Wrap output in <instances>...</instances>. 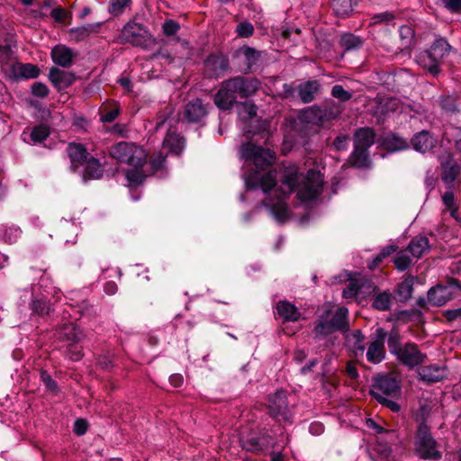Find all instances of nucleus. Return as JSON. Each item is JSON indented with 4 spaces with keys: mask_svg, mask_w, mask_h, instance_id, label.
I'll use <instances>...</instances> for the list:
<instances>
[{
    "mask_svg": "<svg viewBox=\"0 0 461 461\" xmlns=\"http://www.w3.org/2000/svg\"><path fill=\"white\" fill-rule=\"evenodd\" d=\"M323 176L320 171L310 169L301 177L299 169L295 165L290 164L283 169L281 176L282 185L274 188L275 197H268L264 201L269 207L275 218L284 221L288 217L287 196L297 190V197L302 202H311L317 199L323 191Z\"/></svg>",
    "mask_w": 461,
    "mask_h": 461,
    "instance_id": "obj_1",
    "label": "nucleus"
},
{
    "mask_svg": "<svg viewBox=\"0 0 461 461\" xmlns=\"http://www.w3.org/2000/svg\"><path fill=\"white\" fill-rule=\"evenodd\" d=\"M240 154L246 162H250L256 167V170L245 177L247 188L251 190L260 188L265 194L273 193L276 185L277 173L276 170H269L263 174L262 171L275 163V152L269 149L246 143L240 147Z\"/></svg>",
    "mask_w": 461,
    "mask_h": 461,
    "instance_id": "obj_2",
    "label": "nucleus"
},
{
    "mask_svg": "<svg viewBox=\"0 0 461 461\" xmlns=\"http://www.w3.org/2000/svg\"><path fill=\"white\" fill-rule=\"evenodd\" d=\"M260 86V81L256 77H231L221 84L213 97L214 104L221 110H230L236 104L237 95L249 97L256 94Z\"/></svg>",
    "mask_w": 461,
    "mask_h": 461,
    "instance_id": "obj_3",
    "label": "nucleus"
},
{
    "mask_svg": "<svg viewBox=\"0 0 461 461\" xmlns=\"http://www.w3.org/2000/svg\"><path fill=\"white\" fill-rule=\"evenodd\" d=\"M414 447L416 454L422 459L438 460L442 456L438 444L424 420L417 428Z\"/></svg>",
    "mask_w": 461,
    "mask_h": 461,
    "instance_id": "obj_4",
    "label": "nucleus"
},
{
    "mask_svg": "<svg viewBox=\"0 0 461 461\" xmlns=\"http://www.w3.org/2000/svg\"><path fill=\"white\" fill-rule=\"evenodd\" d=\"M109 153L117 161L133 167H143L147 162L146 151L134 142H118L110 148Z\"/></svg>",
    "mask_w": 461,
    "mask_h": 461,
    "instance_id": "obj_5",
    "label": "nucleus"
},
{
    "mask_svg": "<svg viewBox=\"0 0 461 461\" xmlns=\"http://www.w3.org/2000/svg\"><path fill=\"white\" fill-rule=\"evenodd\" d=\"M348 310L341 306L334 312L326 311L323 313L314 328L317 335H329L334 331H347L349 328L348 321Z\"/></svg>",
    "mask_w": 461,
    "mask_h": 461,
    "instance_id": "obj_6",
    "label": "nucleus"
},
{
    "mask_svg": "<svg viewBox=\"0 0 461 461\" xmlns=\"http://www.w3.org/2000/svg\"><path fill=\"white\" fill-rule=\"evenodd\" d=\"M401 391L400 382L393 374L379 375L375 378L370 393L376 400L386 397L396 398Z\"/></svg>",
    "mask_w": 461,
    "mask_h": 461,
    "instance_id": "obj_7",
    "label": "nucleus"
},
{
    "mask_svg": "<svg viewBox=\"0 0 461 461\" xmlns=\"http://www.w3.org/2000/svg\"><path fill=\"white\" fill-rule=\"evenodd\" d=\"M267 408L270 415L278 421L292 422L293 414L287 393L278 390L268 396Z\"/></svg>",
    "mask_w": 461,
    "mask_h": 461,
    "instance_id": "obj_8",
    "label": "nucleus"
},
{
    "mask_svg": "<svg viewBox=\"0 0 461 461\" xmlns=\"http://www.w3.org/2000/svg\"><path fill=\"white\" fill-rule=\"evenodd\" d=\"M461 291V285L456 279H451L447 285H438L428 292V302L434 306H441L451 300L456 294Z\"/></svg>",
    "mask_w": 461,
    "mask_h": 461,
    "instance_id": "obj_9",
    "label": "nucleus"
},
{
    "mask_svg": "<svg viewBox=\"0 0 461 461\" xmlns=\"http://www.w3.org/2000/svg\"><path fill=\"white\" fill-rule=\"evenodd\" d=\"M120 39L123 42H129L134 46L146 48L150 40V35L141 24L135 22H129L122 28Z\"/></svg>",
    "mask_w": 461,
    "mask_h": 461,
    "instance_id": "obj_10",
    "label": "nucleus"
},
{
    "mask_svg": "<svg viewBox=\"0 0 461 461\" xmlns=\"http://www.w3.org/2000/svg\"><path fill=\"white\" fill-rule=\"evenodd\" d=\"M442 173L441 179L448 189H452L454 182L461 173V167L453 159L450 153H444L438 158Z\"/></svg>",
    "mask_w": 461,
    "mask_h": 461,
    "instance_id": "obj_11",
    "label": "nucleus"
},
{
    "mask_svg": "<svg viewBox=\"0 0 461 461\" xmlns=\"http://www.w3.org/2000/svg\"><path fill=\"white\" fill-rule=\"evenodd\" d=\"M398 359L410 368L422 364L426 354L422 353L415 343H406L396 354Z\"/></svg>",
    "mask_w": 461,
    "mask_h": 461,
    "instance_id": "obj_12",
    "label": "nucleus"
},
{
    "mask_svg": "<svg viewBox=\"0 0 461 461\" xmlns=\"http://www.w3.org/2000/svg\"><path fill=\"white\" fill-rule=\"evenodd\" d=\"M229 61L222 54H212L204 60V74L210 78H217L224 74Z\"/></svg>",
    "mask_w": 461,
    "mask_h": 461,
    "instance_id": "obj_13",
    "label": "nucleus"
},
{
    "mask_svg": "<svg viewBox=\"0 0 461 461\" xmlns=\"http://www.w3.org/2000/svg\"><path fill=\"white\" fill-rule=\"evenodd\" d=\"M331 112L330 110L316 105L305 108L299 114L301 122L314 125H321L324 122L331 119Z\"/></svg>",
    "mask_w": 461,
    "mask_h": 461,
    "instance_id": "obj_14",
    "label": "nucleus"
},
{
    "mask_svg": "<svg viewBox=\"0 0 461 461\" xmlns=\"http://www.w3.org/2000/svg\"><path fill=\"white\" fill-rule=\"evenodd\" d=\"M386 332L384 329L379 328L376 330V339L370 343L366 351V358L370 363L378 364L385 356L384 339Z\"/></svg>",
    "mask_w": 461,
    "mask_h": 461,
    "instance_id": "obj_15",
    "label": "nucleus"
},
{
    "mask_svg": "<svg viewBox=\"0 0 461 461\" xmlns=\"http://www.w3.org/2000/svg\"><path fill=\"white\" fill-rule=\"evenodd\" d=\"M207 113V104H204L201 99L196 98L186 104L184 117L190 122H199Z\"/></svg>",
    "mask_w": 461,
    "mask_h": 461,
    "instance_id": "obj_16",
    "label": "nucleus"
},
{
    "mask_svg": "<svg viewBox=\"0 0 461 461\" xmlns=\"http://www.w3.org/2000/svg\"><path fill=\"white\" fill-rule=\"evenodd\" d=\"M415 61L420 68L427 70L434 77L438 76L441 72V63L431 53V51H429V50L420 51L415 57Z\"/></svg>",
    "mask_w": 461,
    "mask_h": 461,
    "instance_id": "obj_17",
    "label": "nucleus"
},
{
    "mask_svg": "<svg viewBox=\"0 0 461 461\" xmlns=\"http://www.w3.org/2000/svg\"><path fill=\"white\" fill-rule=\"evenodd\" d=\"M418 374L420 380L427 383H436L447 377V370L445 366L429 365L420 367Z\"/></svg>",
    "mask_w": 461,
    "mask_h": 461,
    "instance_id": "obj_18",
    "label": "nucleus"
},
{
    "mask_svg": "<svg viewBox=\"0 0 461 461\" xmlns=\"http://www.w3.org/2000/svg\"><path fill=\"white\" fill-rule=\"evenodd\" d=\"M437 143L438 140L428 131H421L411 139L413 149L421 153L430 151Z\"/></svg>",
    "mask_w": 461,
    "mask_h": 461,
    "instance_id": "obj_19",
    "label": "nucleus"
},
{
    "mask_svg": "<svg viewBox=\"0 0 461 461\" xmlns=\"http://www.w3.org/2000/svg\"><path fill=\"white\" fill-rule=\"evenodd\" d=\"M50 82L59 90H64L70 86L76 79L73 73L52 68L49 75Z\"/></svg>",
    "mask_w": 461,
    "mask_h": 461,
    "instance_id": "obj_20",
    "label": "nucleus"
},
{
    "mask_svg": "<svg viewBox=\"0 0 461 461\" xmlns=\"http://www.w3.org/2000/svg\"><path fill=\"white\" fill-rule=\"evenodd\" d=\"M234 56L241 60L246 70H251L261 57V52L244 45L235 51Z\"/></svg>",
    "mask_w": 461,
    "mask_h": 461,
    "instance_id": "obj_21",
    "label": "nucleus"
},
{
    "mask_svg": "<svg viewBox=\"0 0 461 461\" xmlns=\"http://www.w3.org/2000/svg\"><path fill=\"white\" fill-rule=\"evenodd\" d=\"M375 104L374 113L379 117H384L389 113L396 112L400 107L399 100L394 97L378 96L375 99Z\"/></svg>",
    "mask_w": 461,
    "mask_h": 461,
    "instance_id": "obj_22",
    "label": "nucleus"
},
{
    "mask_svg": "<svg viewBox=\"0 0 461 461\" xmlns=\"http://www.w3.org/2000/svg\"><path fill=\"white\" fill-rule=\"evenodd\" d=\"M58 338L62 341L78 343L84 338L82 330L74 323H65L58 331Z\"/></svg>",
    "mask_w": 461,
    "mask_h": 461,
    "instance_id": "obj_23",
    "label": "nucleus"
},
{
    "mask_svg": "<svg viewBox=\"0 0 461 461\" xmlns=\"http://www.w3.org/2000/svg\"><path fill=\"white\" fill-rule=\"evenodd\" d=\"M74 56L72 50L62 44L55 46L51 50L53 62L63 68L71 66Z\"/></svg>",
    "mask_w": 461,
    "mask_h": 461,
    "instance_id": "obj_24",
    "label": "nucleus"
},
{
    "mask_svg": "<svg viewBox=\"0 0 461 461\" xmlns=\"http://www.w3.org/2000/svg\"><path fill=\"white\" fill-rule=\"evenodd\" d=\"M67 153L71 161V167L75 169L82 165L87 158V149L79 143H69L67 147Z\"/></svg>",
    "mask_w": 461,
    "mask_h": 461,
    "instance_id": "obj_25",
    "label": "nucleus"
},
{
    "mask_svg": "<svg viewBox=\"0 0 461 461\" xmlns=\"http://www.w3.org/2000/svg\"><path fill=\"white\" fill-rule=\"evenodd\" d=\"M277 314L285 321H297L301 318V312L290 302L280 301L276 304Z\"/></svg>",
    "mask_w": 461,
    "mask_h": 461,
    "instance_id": "obj_26",
    "label": "nucleus"
},
{
    "mask_svg": "<svg viewBox=\"0 0 461 461\" xmlns=\"http://www.w3.org/2000/svg\"><path fill=\"white\" fill-rule=\"evenodd\" d=\"M50 128L47 125H37L29 131H23V140L31 144H39L50 136Z\"/></svg>",
    "mask_w": 461,
    "mask_h": 461,
    "instance_id": "obj_27",
    "label": "nucleus"
},
{
    "mask_svg": "<svg viewBox=\"0 0 461 461\" xmlns=\"http://www.w3.org/2000/svg\"><path fill=\"white\" fill-rule=\"evenodd\" d=\"M382 145L385 149L392 152L403 150L409 147L405 139L394 133L385 135L382 140Z\"/></svg>",
    "mask_w": 461,
    "mask_h": 461,
    "instance_id": "obj_28",
    "label": "nucleus"
},
{
    "mask_svg": "<svg viewBox=\"0 0 461 461\" xmlns=\"http://www.w3.org/2000/svg\"><path fill=\"white\" fill-rule=\"evenodd\" d=\"M408 250L414 258H421L429 250V242L428 238L424 236H417L413 238L408 246Z\"/></svg>",
    "mask_w": 461,
    "mask_h": 461,
    "instance_id": "obj_29",
    "label": "nucleus"
},
{
    "mask_svg": "<svg viewBox=\"0 0 461 461\" xmlns=\"http://www.w3.org/2000/svg\"><path fill=\"white\" fill-rule=\"evenodd\" d=\"M375 142V132L370 128H361L355 133L354 146L369 149Z\"/></svg>",
    "mask_w": 461,
    "mask_h": 461,
    "instance_id": "obj_30",
    "label": "nucleus"
},
{
    "mask_svg": "<svg viewBox=\"0 0 461 461\" xmlns=\"http://www.w3.org/2000/svg\"><path fill=\"white\" fill-rule=\"evenodd\" d=\"M318 90L319 83L317 81H307L299 86L298 93L301 100L304 104H308L314 99L315 94L318 92Z\"/></svg>",
    "mask_w": 461,
    "mask_h": 461,
    "instance_id": "obj_31",
    "label": "nucleus"
},
{
    "mask_svg": "<svg viewBox=\"0 0 461 461\" xmlns=\"http://www.w3.org/2000/svg\"><path fill=\"white\" fill-rule=\"evenodd\" d=\"M450 49L451 46L446 39L437 37L429 50L442 63V59L449 53Z\"/></svg>",
    "mask_w": 461,
    "mask_h": 461,
    "instance_id": "obj_32",
    "label": "nucleus"
},
{
    "mask_svg": "<svg viewBox=\"0 0 461 461\" xmlns=\"http://www.w3.org/2000/svg\"><path fill=\"white\" fill-rule=\"evenodd\" d=\"M21 229L14 224H3L0 226V239L6 243H15L21 237Z\"/></svg>",
    "mask_w": 461,
    "mask_h": 461,
    "instance_id": "obj_33",
    "label": "nucleus"
},
{
    "mask_svg": "<svg viewBox=\"0 0 461 461\" xmlns=\"http://www.w3.org/2000/svg\"><path fill=\"white\" fill-rule=\"evenodd\" d=\"M269 436H262L260 438H251L244 443V447L250 451H259L274 447V444Z\"/></svg>",
    "mask_w": 461,
    "mask_h": 461,
    "instance_id": "obj_34",
    "label": "nucleus"
},
{
    "mask_svg": "<svg viewBox=\"0 0 461 461\" xmlns=\"http://www.w3.org/2000/svg\"><path fill=\"white\" fill-rule=\"evenodd\" d=\"M84 179H98L103 176V168L100 161L95 158L86 160Z\"/></svg>",
    "mask_w": 461,
    "mask_h": 461,
    "instance_id": "obj_35",
    "label": "nucleus"
},
{
    "mask_svg": "<svg viewBox=\"0 0 461 461\" xmlns=\"http://www.w3.org/2000/svg\"><path fill=\"white\" fill-rule=\"evenodd\" d=\"M401 46L403 50L411 49L415 44V32L411 25L403 24L399 28Z\"/></svg>",
    "mask_w": 461,
    "mask_h": 461,
    "instance_id": "obj_36",
    "label": "nucleus"
},
{
    "mask_svg": "<svg viewBox=\"0 0 461 461\" xmlns=\"http://www.w3.org/2000/svg\"><path fill=\"white\" fill-rule=\"evenodd\" d=\"M163 145L171 152L179 154L185 146V140L176 133H167L164 139Z\"/></svg>",
    "mask_w": 461,
    "mask_h": 461,
    "instance_id": "obj_37",
    "label": "nucleus"
},
{
    "mask_svg": "<svg viewBox=\"0 0 461 461\" xmlns=\"http://www.w3.org/2000/svg\"><path fill=\"white\" fill-rule=\"evenodd\" d=\"M414 277L408 276L400 283L396 289V294L401 301H407L411 297L413 291Z\"/></svg>",
    "mask_w": 461,
    "mask_h": 461,
    "instance_id": "obj_38",
    "label": "nucleus"
},
{
    "mask_svg": "<svg viewBox=\"0 0 461 461\" xmlns=\"http://www.w3.org/2000/svg\"><path fill=\"white\" fill-rule=\"evenodd\" d=\"M331 6L338 17H347L353 11L352 0H332Z\"/></svg>",
    "mask_w": 461,
    "mask_h": 461,
    "instance_id": "obj_39",
    "label": "nucleus"
},
{
    "mask_svg": "<svg viewBox=\"0 0 461 461\" xmlns=\"http://www.w3.org/2000/svg\"><path fill=\"white\" fill-rule=\"evenodd\" d=\"M354 151L350 157V162L354 167H365L368 164V149L354 146Z\"/></svg>",
    "mask_w": 461,
    "mask_h": 461,
    "instance_id": "obj_40",
    "label": "nucleus"
},
{
    "mask_svg": "<svg viewBox=\"0 0 461 461\" xmlns=\"http://www.w3.org/2000/svg\"><path fill=\"white\" fill-rule=\"evenodd\" d=\"M125 176L129 186H137L142 184L146 178L142 167H134V168L127 170Z\"/></svg>",
    "mask_w": 461,
    "mask_h": 461,
    "instance_id": "obj_41",
    "label": "nucleus"
},
{
    "mask_svg": "<svg viewBox=\"0 0 461 461\" xmlns=\"http://www.w3.org/2000/svg\"><path fill=\"white\" fill-rule=\"evenodd\" d=\"M392 299L393 296L390 293H380L375 296L373 307L379 311H387L390 309Z\"/></svg>",
    "mask_w": 461,
    "mask_h": 461,
    "instance_id": "obj_42",
    "label": "nucleus"
},
{
    "mask_svg": "<svg viewBox=\"0 0 461 461\" xmlns=\"http://www.w3.org/2000/svg\"><path fill=\"white\" fill-rule=\"evenodd\" d=\"M14 68L17 69L19 75L23 78H36L40 73L38 67L30 63L18 64Z\"/></svg>",
    "mask_w": 461,
    "mask_h": 461,
    "instance_id": "obj_43",
    "label": "nucleus"
},
{
    "mask_svg": "<svg viewBox=\"0 0 461 461\" xmlns=\"http://www.w3.org/2000/svg\"><path fill=\"white\" fill-rule=\"evenodd\" d=\"M239 115L243 119H250L257 115L258 107L250 101L240 103L238 106Z\"/></svg>",
    "mask_w": 461,
    "mask_h": 461,
    "instance_id": "obj_44",
    "label": "nucleus"
},
{
    "mask_svg": "<svg viewBox=\"0 0 461 461\" xmlns=\"http://www.w3.org/2000/svg\"><path fill=\"white\" fill-rule=\"evenodd\" d=\"M131 0H111L109 12L114 15H121L124 11L130 7Z\"/></svg>",
    "mask_w": 461,
    "mask_h": 461,
    "instance_id": "obj_45",
    "label": "nucleus"
},
{
    "mask_svg": "<svg viewBox=\"0 0 461 461\" xmlns=\"http://www.w3.org/2000/svg\"><path fill=\"white\" fill-rule=\"evenodd\" d=\"M401 337L397 330H392L388 337V348L392 354L396 355L402 348L400 345Z\"/></svg>",
    "mask_w": 461,
    "mask_h": 461,
    "instance_id": "obj_46",
    "label": "nucleus"
},
{
    "mask_svg": "<svg viewBox=\"0 0 461 461\" xmlns=\"http://www.w3.org/2000/svg\"><path fill=\"white\" fill-rule=\"evenodd\" d=\"M393 262L395 267L399 271H404L410 267L411 260L404 251H400L395 257Z\"/></svg>",
    "mask_w": 461,
    "mask_h": 461,
    "instance_id": "obj_47",
    "label": "nucleus"
},
{
    "mask_svg": "<svg viewBox=\"0 0 461 461\" xmlns=\"http://www.w3.org/2000/svg\"><path fill=\"white\" fill-rule=\"evenodd\" d=\"M341 45L346 50H351L357 48L361 45V41L359 38L354 36L353 34H344L340 40Z\"/></svg>",
    "mask_w": 461,
    "mask_h": 461,
    "instance_id": "obj_48",
    "label": "nucleus"
},
{
    "mask_svg": "<svg viewBox=\"0 0 461 461\" xmlns=\"http://www.w3.org/2000/svg\"><path fill=\"white\" fill-rule=\"evenodd\" d=\"M67 354L72 361H79L83 357L82 347L78 343H69Z\"/></svg>",
    "mask_w": 461,
    "mask_h": 461,
    "instance_id": "obj_49",
    "label": "nucleus"
},
{
    "mask_svg": "<svg viewBox=\"0 0 461 461\" xmlns=\"http://www.w3.org/2000/svg\"><path fill=\"white\" fill-rule=\"evenodd\" d=\"M331 95L333 97L342 101L346 102L351 99L352 94L348 91L345 90L342 86L340 85H335L331 89Z\"/></svg>",
    "mask_w": 461,
    "mask_h": 461,
    "instance_id": "obj_50",
    "label": "nucleus"
},
{
    "mask_svg": "<svg viewBox=\"0 0 461 461\" xmlns=\"http://www.w3.org/2000/svg\"><path fill=\"white\" fill-rule=\"evenodd\" d=\"M439 105L444 111L447 113L455 112L456 109V99L451 95L442 96L439 99Z\"/></svg>",
    "mask_w": 461,
    "mask_h": 461,
    "instance_id": "obj_51",
    "label": "nucleus"
},
{
    "mask_svg": "<svg viewBox=\"0 0 461 461\" xmlns=\"http://www.w3.org/2000/svg\"><path fill=\"white\" fill-rule=\"evenodd\" d=\"M236 32L240 37L248 38L254 32V27L250 23L243 22L238 24Z\"/></svg>",
    "mask_w": 461,
    "mask_h": 461,
    "instance_id": "obj_52",
    "label": "nucleus"
},
{
    "mask_svg": "<svg viewBox=\"0 0 461 461\" xmlns=\"http://www.w3.org/2000/svg\"><path fill=\"white\" fill-rule=\"evenodd\" d=\"M32 309L34 312L44 315L50 312V306L43 300H35L32 303Z\"/></svg>",
    "mask_w": 461,
    "mask_h": 461,
    "instance_id": "obj_53",
    "label": "nucleus"
},
{
    "mask_svg": "<svg viewBox=\"0 0 461 461\" xmlns=\"http://www.w3.org/2000/svg\"><path fill=\"white\" fill-rule=\"evenodd\" d=\"M92 32L91 26H82L77 28H73L70 31L72 36H74L77 40H83L90 35Z\"/></svg>",
    "mask_w": 461,
    "mask_h": 461,
    "instance_id": "obj_54",
    "label": "nucleus"
},
{
    "mask_svg": "<svg viewBox=\"0 0 461 461\" xmlns=\"http://www.w3.org/2000/svg\"><path fill=\"white\" fill-rule=\"evenodd\" d=\"M40 375H41V380L43 382V384L49 390H50V391L58 390L57 383L51 378L50 375L47 371L41 370Z\"/></svg>",
    "mask_w": 461,
    "mask_h": 461,
    "instance_id": "obj_55",
    "label": "nucleus"
},
{
    "mask_svg": "<svg viewBox=\"0 0 461 461\" xmlns=\"http://www.w3.org/2000/svg\"><path fill=\"white\" fill-rule=\"evenodd\" d=\"M359 285L357 281H350L348 285L343 290V297L344 298H353L355 297L359 291Z\"/></svg>",
    "mask_w": 461,
    "mask_h": 461,
    "instance_id": "obj_56",
    "label": "nucleus"
},
{
    "mask_svg": "<svg viewBox=\"0 0 461 461\" xmlns=\"http://www.w3.org/2000/svg\"><path fill=\"white\" fill-rule=\"evenodd\" d=\"M179 24L173 20H167L163 24V32L167 36L176 34L179 30Z\"/></svg>",
    "mask_w": 461,
    "mask_h": 461,
    "instance_id": "obj_57",
    "label": "nucleus"
},
{
    "mask_svg": "<svg viewBox=\"0 0 461 461\" xmlns=\"http://www.w3.org/2000/svg\"><path fill=\"white\" fill-rule=\"evenodd\" d=\"M32 93L35 96L45 97L49 94V89L45 84L36 82L32 86Z\"/></svg>",
    "mask_w": 461,
    "mask_h": 461,
    "instance_id": "obj_58",
    "label": "nucleus"
},
{
    "mask_svg": "<svg viewBox=\"0 0 461 461\" xmlns=\"http://www.w3.org/2000/svg\"><path fill=\"white\" fill-rule=\"evenodd\" d=\"M118 115H119V108L118 107H114L108 111H106V109H104V111L101 113V121L103 122H111L114 121Z\"/></svg>",
    "mask_w": 461,
    "mask_h": 461,
    "instance_id": "obj_59",
    "label": "nucleus"
},
{
    "mask_svg": "<svg viewBox=\"0 0 461 461\" xmlns=\"http://www.w3.org/2000/svg\"><path fill=\"white\" fill-rule=\"evenodd\" d=\"M444 7L451 13H461V0H441Z\"/></svg>",
    "mask_w": 461,
    "mask_h": 461,
    "instance_id": "obj_60",
    "label": "nucleus"
},
{
    "mask_svg": "<svg viewBox=\"0 0 461 461\" xmlns=\"http://www.w3.org/2000/svg\"><path fill=\"white\" fill-rule=\"evenodd\" d=\"M12 58L11 46L8 44L0 45V62L8 64Z\"/></svg>",
    "mask_w": 461,
    "mask_h": 461,
    "instance_id": "obj_61",
    "label": "nucleus"
},
{
    "mask_svg": "<svg viewBox=\"0 0 461 461\" xmlns=\"http://www.w3.org/2000/svg\"><path fill=\"white\" fill-rule=\"evenodd\" d=\"M87 430V423L85 420L78 419L75 421L74 424V432L78 435H84Z\"/></svg>",
    "mask_w": 461,
    "mask_h": 461,
    "instance_id": "obj_62",
    "label": "nucleus"
},
{
    "mask_svg": "<svg viewBox=\"0 0 461 461\" xmlns=\"http://www.w3.org/2000/svg\"><path fill=\"white\" fill-rule=\"evenodd\" d=\"M173 113V108L170 105L165 107L164 112L158 113L157 128L160 127L167 119V117Z\"/></svg>",
    "mask_w": 461,
    "mask_h": 461,
    "instance_id": "obj_63",
    "label": "nucleus"
},
{
    "mask_svg": "<svg viewBox=\"0 0 461 461\" xmlns=\"http://www.w3.org/2000/svg\"><path fill=\"white\" fill-rule=\"evenodd\" d=\"M51 16L59 23H63L68 16V13L61 7H56L51 11Z\"/></svg>",
    "mask_w": 461,
    "mask_h": 461,
    "instance_id": "obj_64",
    "label": "nucleus"
}]
</instances>
